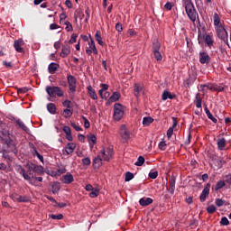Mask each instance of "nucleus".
Masks as SVG:
<instances>
[{
	"mask_svg": "<svg viewBox=\"0 0 231 231\" xmlns=\"http://www.w3.org/2000/svg\"><path fill=\"white\" fill-rule=\"evenodd\" d=\"M100 88H101V91H107V89H109V85L107 84H100Z\"/></svg>",
	"mask_w": 231,
	"mask_h": 231,
	"instance_id": "774afa93",
	"label": "nucleus"
},
{
	"mask_svg": "<svg viewBox=\"0 0 231 231\" xmlns=\"http://www.w3.org/2000/svg\"><path fill=\"white\" fill-rule=\"evenodd\" d=\"M60 65L55 63V62H51L49 66H48V71L49 73H51V75H53V73H55V71H57V69H59Z\"/></svg>",
	"mask_w": 231,
	"mask_h": 231,
	"instance_id": "5701e85b",
	"label": "nucleus"
},
{
	"mask_svg": "<svg viewBox=\"0 0 231 231\" xmlns=\"http://www.w3.org/2000/svg\"><path fill=\"white\" fill-rule=\"evenodd\" d=\"M207 212H208V214H214V212H216V206L211 205V206L208 207Z\"/></svg>",
	"mask_w": 231,
	"mask_h": 231,
	"instance_id": "3c124183",
	"label": "nucleus"
},
{
	"mask_svg": "<svg viewBox=\"0 0 231 231\" xmlns=\"http://www.w3.org/2000/svg\"><path fill=\"white\" fill-rule=\"evenodd\" d=\"M152 50L154 59L158 62L162 61L163 59V57L162 56V52H160V50H162V43H160L158 40L153 41Z\"/></svg>",
	"mask_w": 231,
	"mask_h": 231,
	"instance_id": "7ed1b4c3",
	"label": "nucleus"
},
{
	"mask_svg": "<svg viewBox=\"0 0 231 231\" xmlns=\"http://www.w3.org/2000/svg\"><path fill=\"white\" fill-rule=\"evenodd\" d=\"M170 188H167V190L173 195L174 190H176V177L172 176L169 179Z\"/></svg>",
	"mask_w": 231,
	"mask_h": 231,
	"instance_id": "ddd939ff",
	"label": "nucleus"
},
{
	"mask_svg": "<svg viewBox=\"0 0 231 231\" xmlns=\"http://www.w3.org/2000/svg\"><path fill=\"white\" fill-rule=\"evenodd\" d=\"M77 145L73 143H69L66 146L65 152L66 154H72L73 151H75V148Z\"/></svg>",
	"mask_w": 231,
	"mask_h": 231,
	"instance_id": "393cba45",
	"label": "nucleus"
},
{
	"mask_svg": "<svg viewBox=\"0 0 231 231\" xmlns=\"http://www.w3.org/2000/svg\"><path fill=\"white\" fill-rule=\"evenodd\" d=\"M95 39L100 46H104V42L102 41V36L100 35V31L96 32Z\"/></svg>",
	"mask_w": 231,
	"mask_h": 231,
	"instance_id": "58836bf2",
	"label": "nucleus"
},
{
	"mask_svg": "<svg viewBox=\"0 0 231 231\" xmlns=\"http://www.w3.org/2000/svg\"><path fill=\"white\" fill-rule=\"evenodd\" d=\"M208 194H210V183H207L205 188L203 189L199 199L201 203H205L207 201V197H208Z\"/></svg>",
	"mask_w": 231,
	"mask_h": 231,
	"instance_id": "1a4fd4ad",
	"label": "nucleus"
},
{
	"mask_svg": "<svg viewBox=\"0 0 231 231\" xmlns=\"http://www.w3.org/2000/svg\"><path fill=\"white\" fill-rule=\"evenodd\" d=\"M20 174L23 176V180L28 181L30 185H33V182L32 181V177L26 173V170L24 168H20Z\"/></svg>",
	"mask_w": 231,
	"mask_h": 231,
	"instance_id": "aec40b11",
	"label": "nucleus"
},
{
	"mask_svg": "<svg viewBox=\"0 0 231 231\" xmlns=\"http://www.w3.org/2000/svg\"><path fill=\"white\" fill-rule=\"evenodd\" d=\"M51 219H57V220H60L64 217V216L62 214H59V215H51Z\"/></svg>",
	"mask_w": 231,
	"mask_h": 231,
	"instance_id": "13d9d810",
	"label": "nucleus"
},
{
	"mask_svg": "<svg viewBox=\"0 0 231 231\" xmlns=\"http://www.w3.org/2000/svg\"><path fill=\"white\" fill-rule=\"evenodd\" d=\"M215 205H217V207H223V205H225V200L221 199H216Z\"/></svg>",
	"mask_w": 231,
	"mask_h": 231,
	"instance_id": "603ef678",
	"label": "nucleus"
},
{
	"mask_svg": "<svg viewBox=\"0 0 231 231\" xmlns=\"http://www.w3.org/2000/svg\"><path fill=\"white\" fill-rule=\"evenodd\" d=\"M162 100H168V98L170 100H172V99L176 98V95H172L169 91H164L162 95Z\"/></svg>",
	"mask_w": 231,
	"mask_h": 231,
	"instance_id": "bb28decb",
	"label": "nucleus"
},
{
	"mask_svg": "<svg viewBox=\"0 0 231 231\" xmlns=\"http://www.w3.org/2000/svg\"><path fill=\"white\" fill-rule=\"evenodd\" d=\"M120 97H122L120 92H114L113 95L108 98L106 105L111 106L113 102H118V100H120Z\"/></svg>",
	"mask_w": 231,
	"mask_h": 231,
	"instance_id": "2eb2a0df",
	"label": "nucleus"
},
{
	"mask_svg": "<svg viewBox=\"0 0 231 231\" xmlns=\"http://www.w3.org/2000/svg\"><path fill=\"white\" fill-rule=\"evenodd\" d=\"M62 116H64V118H69L73 116V110L68 108L64 109Z\"/></svg>",
	"mask_w": 231,
	"mask_h": 231,
	"instance_id": "a19ab883",
	"label": "nucleus"
},
{
	"mask_svg": "<svg viewBox=\"0 0 231 231\" xmlns=\"http://www.w3.org/2000/svg\"><path fill=\"white\" fill-rule=\"evenodd\" d=\"M2 64H3V66H5V68H6L7 69H12V68H14V64H12V61L3 60Z\"/></svg>",
	"mask_w": 231,
	"mask_h": 231,
	"instance_id": "a18cd8bd",
	"label": "nucleus"
},
{
	"mask_svg": "<svg viewBox=\"0 0 231 231\" xmlns=\"http://www.w3.org/2000/svg\"><path fill=\"white\" fill-rule=\"evenodd\" d=\"M213 21L214 26H216L217 28H219V26H223V24H221V18L219 17V14H217V13L214 14Z\"/></svg>",
	"mask_w": 231,
	"mask_h": 231,
	"instance_id": "a878e982",
	"label": "nucleus"
},
{
	"mask_svg": "<svg viewBox=\"0 0 231 231\" xmlns=\"http://www.w3.org/2000/svg\"><path fill=\"white\" fill-rule=\"evenodd\" d=\"M47 109L51 115H55L57 113V106H55V104L53 103H49L47 105Z\"/></svg>",
	"mask_w": 231,
	"mask_h": 231,
	"instance_id": "72a5a7b5",
	"label": "nucleus"
},
{
	"mask_svg": "<svg viewBox=\"0 0 231 231\" xmlns=\"http://www.w3.org/2000/svg\"><path fill=\"white\" fill-rule=\"evenodd\" d=\"M116 32H122L124 31V27H122V23H117L116 24Z\"/></svg>",
	"mask_w": 231,
	"mask_h": 231,
	"instance_id": "e2e57ef3",
	"label": "nucleus"
},
{
	"mask_svg": "<svg viewBox=\"0 0 231 231\" xmlns=\"http://www.w3.org/2000/svg\"><path fill=\"white\" fill-rule=\"evenodd\" d=\"M16 91L18 95H24V93H28L29 89L27 87L16 88Z\"/></svg>",
	"mask_w": 231,
	"mask_h": 231,
	"instance_id": "37998d69",
	"label": "nucleus"
},
{
	"mask_svg": "<svg viewBox=\"0 0 231 231\" xmlns=\"http://www.w3.org/2000/svg\"><path fill=\"white\" fill-rule=\"evenodd\" d=\"M166 134H167V137L170 140V138H172V134H174V129L169 128Z\"/></svg>",
	"mask_w": 231,
	"mask_h": 231,
	"instance_id": "680f3d73",
	"label": "nucleus"
},
{
	"mask_svg": "<svg viewBox=\"0 0 231 231\" xmlns=\"http://www.w3.org/2000/svg\"><path fill=\"white\" fill-rule=\"evenodd\" d=\"M102 160H104L100 155L93 159V166L94 167H101L102 166Z\"/></svg>",
	"mask_w": 231,
	"mask_h": 231,
	"instance_id": "f704fd0d",
	"label": "nucleus"
},
{
	"mask_svg": "<svg viewBox=\"0 0 231 231\" xmlns=\"http://www.w3.org/2000/svg\"><path fill=\"white\" fill-rule=\"evenodd\" d=\"M88 93L92 100H98V96L97 95V92H95V89H93V87H91V85L88 87Z\"/></svg>",
	"mask_w": 231,
	"mask_h": 231,
	"instance_id": "4be33fe9",
	"label": "nucleus"
},
{
	"mask_svg": "<svg viewBox=\"0 0 231 231\" xmlns=\"http://www.w3.org/2000/svg\"><path fill=\"white\" fill-rule=\"evenodd\" d=\"M11 198L18 201V203H28L30 201V199H28V197L21 196L17 193L11 195Z\"/></svg>",
	"mask_w": 231,
	"mask_h": 231,
	"instance_id": "f8f14e48",
	"label": "nucleus"
},
{
	"mask_svg": "<svg viewBox=\"0 0 231 231\" xmlns=\"http://www.w3.org/2000/svg\"><path fill=\"white\" fill-rule=\"evenodd\" d=\"M148 176L151 180H156V178H158V171H152Z\"/></svg>",
	"mask_w": 231,
	"mask_h": 231,
	"instance_id": "6e6d98bb",
	"label": "nucleus"
},
{
	"mask_svg": "<svg viewBox=\"0 0 231 231\" xmlns=\"http://www.w3.org/2000/svg\"><path fill=\"white\" fill-rule=\"evenodd\" d=\"M70 125L73 127V129H75V131H82V127L77 125L75 123H71Z\"/></svg>",
	"mask_w": 231,
	"mask_h": 231,
	"instance_id": "338daca9",
	"label": "nucleus"
},
{
	"mask_svg": "<svg viewBox=\"0 0 231 231\" xmlns=\"http://www.w3.org/2000/svg\"><path fill=\"white\" fill-rule=\"evenodd\" d=\"M182 6L185 9L188 19H189L191 23H196V19L199 18V14H198L192 0H182Z\"/></svg>",
	"mask_w": 231,
	"mask_h": 231,
	"instance_id": "f257e3e1",
	"label": "nucleus"
},
{
	"mask_svg": "<svg viewBox=\"0 0 231 231\" xmlns=\"http://www.w3.org/2000/svg\"><path fill=\"white\" fill-rule=\"evenodd\" d=\"M32 171L38 174H44V168L42 166L35 165Z\"/></svg>",
	"mask_w": 231,
	"mask_h": 231,
	"instance_id": "ea45409f",
	"label": "nucleus"
},
{
	"mask_svg": "<svg viewBox=\"0 0 231 231\" xmlns=\"http://www.w3.org/2000/svg\"><path fill=\"white\" fill-rule=\"evenodd\" d=\"M67 80H68L69 91L72 93V95H75V93H77V79L70 74L67 77Z\"/></svg>",
	"mask_w": 231,
	"mask_h": 231,
	"instance_id": "423d86ee",
	"label": "nucleus"
},
{
	"mask_svg": "<svg viewBox=\"0 0 231 231\" xmlns=\"http://www.w3.org/2000/svg\"><path fill=\"white\" fill-rule=\"evenodd\" d=\"M143 163H145V158H143V156H139L134 165H136V167H142Z\"/></svg>",
	"mask_w": 231,
	"mask_h": 231,
	"instance_id": "79ce46f5",
	"label": "nucleus"
},
{
	"mask_svg": "<svg viewBox=\"0 0 231 231\" xmlns=\"http://www.w3.org/2000/svg\"><path fill=\"white\" fill-rule=\"evenodd\" d=\"M81 162H82V165H85V166L91 165V159H89V157L83 158Z\"/></svg>",
	"mask_w": 231,
	"mask_h": 231,
	"instance_id": "09e8293b",
	"label": "nucleus"
},
{
	"mask_svg": "<svg viewBox=\"0 0 231 231\" xmlns=\"http://www.w3.org/2000/svg\"><path fill=\"white\" fill-rule=\"evenodd\" d=\"M46 93L51 97V98L55 97H64V90L60 88V87H46Z\"/></svg>",
	"mask_w": 231,
	"mask_h": 231,
	"instance_id": "f03ea898",
	"label": "nucleus"
},
{
	"mask_svg": "<svg viewBox=\"0 0 231 231\" xmlns=\"http://www.w3.org/2000/svg\"><path fill=\"white\" fill-rule=\"evenodd\" d=\"M143 91V87L140 83H135L134 86V95L136 98H140V93Z\"/></svg>",
	"mask_w": 231,
	"mask_h": 231,
	"instance_id": "f3484780",
	"label": "nucleus"
},
{
	"mask_svg": "<svg viewBox=\"0 0 231 231\" xmlns=\"http://www.w3.org/2000/svg\"><path fill=\"white\" fill-rule=\"evenodd\" d=\"M133 178H134V174L131 173V171H127L125 173V181H131V180H133Z\"/></svg>",
	"mask_w": 231,
	"mask_h": 231,
	"instance_id": "49530a36",
	"label": "nucleus"
},
{
	"mask_svg": "<svg viewBox=\"0 0 231 231\" xmlns=\"http://www.w3.org/2000/svg\"><path fill=\"white\" fill-rule=\"evenodd\" d=\"M204 41L208 48H212V46H214V40L212 39V36L207 34Z\"/></svg>",
	"mask_w": 231,
	"mask_h": 231,
	"instance_id": "4c0bfd02",
	"label": "nucleus"
},
{
	"mask_svg": "<svg viewBox=\"0 0 231 231\" xmlns=\"http://www.w3.org/2000/svg\"><path fill=\"white\" fill-rule=\"evenodd\" d=\"M154 122V119L151 116H146L143 118V125L144 127H149V125H151V124H152Z\"/></svg>",
	"mask_w": 231,
	"mask_h": 231,
	"instance_id": "cd10ccee",
	"label": "nucleus"
},
{
	"mask_svg": "<svg viewBox=\"0 0 231 231\" xmlns=\"http://www.w3.org/2000/svg\"><path fill=\"white\" fill-rule=\"evenodd\" d=\"M113 158V148L108 147L106 149L101 150V159L104 160V162H109Z\"/></svg>",
	"mask_w": 231,
	"mask_h": 231,
	"instance_id": "0eeeda50",
	"label": "nucleus"
},
{
	"mask_svg": "<svg viewBox=\"0 0 231 231\" xmlns=\"http://www.w3.org/2000/svg\"><path fill=\"white\" fill-rule=\"evenodd\" d=\"M63 107H67V109H71V102L69 99H66L63 103Z\"/></svg>",
	"mask_w": 231,
	"mask_h": 231,
	"instance_id": "864d4df0",
	"label": "nucleus"
},
{
	"mask_svg": "<svg viewBox=\"0 0 231 231\" xmlns=\"http://www.w3.org/2000/svg\"><path fill=\"white\" fill-rule=\"evenodd\" d=\"M16 124L20 127V129H22L25 133H28V131H30V129H28V126H26V125H24V123L21 119H17Z\"/></svg>",
	"mask_w": 231,
	"mask_h": 231,
	"instance_id": "473e14b6",
	"label": "nucleus"
},
{
	"mask_svg": "<svg viewBox=\"0 0 231 231\" xmlns=\"http://www.w3.org/2000/svg\"><path fill=\"white\" fill-rule=\"evenodd\" d=\"M79 37L78 34L73 33L71 35V38L69 40L70 44H74V42H77V38Z\"/></svg>",
	"mask_w": 231,
	"mask_h": 231,
	"instance_id": "bf43d9fd",
	"label": "nucleus"
},
{
	"mask_svg": "<svg viewBox=\"0 0 231 231\" xmlns=\"http://www.w3.org/2000/svg\"><path fill=\"white\" fill-rule=\"evenodd\" d=\"M5 143H6L7 147H13L12 152H14V154L17 153V148H15V143H14V141L12 139H7L5 141Z\"/></svg>",
	"mask_w": 231,
	"mask_h": 231,
	"instance_id": "c756f323",
	"label": "nucleus"
},
{
	"mask_svg": "<svg viewBox=\"0 0 231 231\" xmlns=\"http://www.w3.org/2000/svg\"><path fill=\"white\" fill-rule=\"evenodd\" d=\"M65 30L67 32H73V25L69 21L65 22Z\"/></svg>",
	"mask_w": 231,
	"mask_h": 231,
	"instance_id": "de8ad7c7",
	"label": "nucleus"
},
{
	"mask_svg": "<svg viewBox=\"0 0 231 231\" xmlns=\"http://www.w3.org/2000/svg\"><path fill=\"white\" fill-rule=\"evenodd\" d=\"M167 147V143H165V141H162L159 143V149H161V151H165Z\"/></svg>",
	"mask_w": 231,
	"mask_h": 231,
	"instance_id": "052dcab7",
	"label": "nucleus"
},
{
	"mask_svg": "<svg viewBox=\"0 0 231 231\" xmlns=\"http://www.w3.org/2000/svg\"><path fill=\"white\" fill-rule=\"evenodd\" d=\"M99 191L98 189H92L89 196L90 198H98Z\"/></svg>",
	"mask_w": 231,
	"mask_h": 231,
	"instance_id": "5fc2aeb1",
	"label": "nucleus"
},
{
	"mask_svg": "<svg viewBox=\"0 0 231 231\" xmlns=\"http://www.w3.org/2000/svg\"><path fill=\"white\" fill-rule=\"evenodd\" d=\"M205 37H207V35H205L201 32V29L199 28V25L198 26V42H199V44H203V41H205Z\"/></svg>",
	"mask_w": 231,
	"mask_h": 231,
	"instance_id": "c85d7f7f",
	"label": "nucleus"
},
{
	"mask_svg": "<svg viewBox=\"0 0 231 231\" xmlns=\"http://www.w3.org/2000/svg\"><path fill=\"white\" fill-rule=\"evenodd\" d=\"M34 154L37 156L40 162H44V157L41 155V153H39V152L35 148H34Z\"/></svg>",
	"mask_w": 231,
	"mask_h": 231,
	"instance_id": "4d7b16f0",
	"label": "nucleus"
},
{
	"mask_svg": "<svg viewBox=\"0 0 231 231\" xmlns=\"http://www.w3.org/2000/svg\"><path fill=\"white\" fill-rule=\"evenodd\" d=\"M203 102V98H201V94L197 93L195 96L194 104L198 109H201V104Z\"/></svg>",
	"mask_w": 231,
	"mask_h": 231,
	"instance_id": "412c9836",
	"label": "nucleus"
},
{
	"mask_svg": "<svg viewBox=\"0 0 231 231\" xmlns=\"http://www.w3.org/2000/svg\"><path fill=\"white\" fill-rule=\"evenodd\" d=\"M121 138L123 140V143H126V142L129 141V138H131V135L127 130H124V132L121 134Z\"/></svg>",
	"mask_w": 231,
	"mask_h": 231,
	"instance_id": "c9c22d12",
	"label": "nucleus"
},
{
	"mask_svg": "<svg viewBox=\"0 0 231 231\" xmlns=\"http://www.w3.org/2000/svg\"><path fill=\"white\" fill-rule=\"evenodd\" d=\"M61 181L66 185H69L73 183V181H75V179L73 178V175L70 172H67L66 175L62 176Z\"/></svg>",
	"mask_w": 231,
	"mask_h": 231,
	"instance_id": "4468645a",
	"label": "nucleus"
},
{
	"mask_svg": "<svg viewBox=\"0 0 231 231\" xmlns=\"http://www.w3.org/2000/svg\"><path fill=\"white\" fill-rule=\"evenodd\" d=\"M226 186V182H225V180H218L216 185H213L211 188V190H213V192H217V190H221V189H223V187Z\"/></svg>",
	"mask_w": 231,
	"mask_h": 231,
	"instance_id": "dca6fc26",
	"label": "nucleus"
},
{
	"mask_svg": "<svg viewBox=\"0 0 231 231\" xmlns=\"http://www.w3.org/2000/svg\"><path fill=\"white\" fill-rule=\"evenodd\" d=\"M88 140L90 147H93L95 143H97V136H95L93 134L88 135Z\"/></svg>",
	"mask_w": 231,
	"mask_h": 231,
	"instance_id": "2f4dec72",
	"label": "nucleus"
},
{
	"mask_svg": "<svg viewBox=\"0 0 231 231\" xmlns=\"http://www.w3.org/2000/svg\"><path fill=\"white\" fill-rule=\"evenodd\" d=\"M224 181L226 183H227V185H231V173L225 176V180Z\"/></svg>",
	"mask_w": 231,
	"mask_h": 231,
	"instance_id": "0e129e2a",
	"label": "nucleus"
},
{
	"mask_svg": "<svg viewBox=\"0 0 231 231\" xmlns=\"http://www.w3.org/2000/svg\"><path fill=\"white\" fill-rule=\"evenodd\" d=\"M212 89V85H200V91H205V88Z\"/></svg>",
	"mask_w": 231,
	"mask_h": 231,
	"instance_id": "69168bd1",
	"label": "nucleus"
},
{
	"mask_svg": "<svg viewBox=\"0 0 231 231\" xmlns=\"http://www.w3.org/2000/svg\"><path fill=\"white\" fill-rule=\"evenodd\" d=\"M114 120L120 122L124 118V106L120 103H116L114 105Z\"/></svg>",
	"mask_w": 231,
	"mask_h": 231,
	"instance_id": "20e7f679",
	"label": "nucleus"
},
{
	"mask_svg": "<svg viewBox=\"0 0 231 231\" xmlns=\"http://www.w3.org/2000/svg\"><path fill=\"white\" fill-rule=\"evenodd\" d=\"M204 111L209 120L212 121L213 124H217V119L214 117L212 113H210V110H208V107L205 106Z\"/></svg>",
	"mask_w": 231,
	"mask_h": 231,
	"instance_id": "b1692460",
	"label": "nucleus"
},
{
	"mask_svg": "<svg viewBox=\"0 0 231 231\" xmlns=\"http://www.w3.org/2000/svg\"><path fill=\"white\" fill-rule=\"evenodd\" d=\"M217 145L218 151H225V147H226V139L225 138H218L217 140Z\"/></svg>",
	"mask_w": 231,
	"mask_h": 231,
	"instance_id": "a211bd4d",
	"label": "nucleus"
},
{
	"mask_svg": "<svg viewBox=\"0 0 231 231\" xmlns=\"http://www.w3.org/2000/svg\"><path fill=\"white\" fill-rule=\"evenodd\" d=\"M220 225L222 226H228V225H230V221H228V218L226 217H223L220 220Z\"/></svg>",
	"mask_w": 231,
	"mask_h": 231,
	"instance_id": "c03bdc74",
	"label": "nucleus"
},
{
	"mask_svg": "<svg viewBox=\"0 0 231 231\" xmlns=\"http://www.w3.org/2000/svg\"><path fill=\"white\" fill-rule=\"evenodd\" d=\"M199 55L200 64H210V56L208 52L200 51Z\"/></svg>",
	"mask_w": 231,
	"mask_h": 231,
	"instance_id": "9d476101",
	"label": "nucleus"
},
{
	"mask_svg": "<svg viewBox=\"0 0 231 231\" xmlns=\"http://www.w3.org/2000/svg\"><path fill=\"white\" fill-rule=\"evenodd\" d=\"M217 35L218 39L226 44V46H230V43L228 42V32H226V29H225L223 25L217 27Z\"/></svg>",
	"mask_w": 231,
	"mask_h": 231,
	"instance_id": "39448f33",
	"label": "nucleus"
},
{
	"mask_svg": "<svg viewBox=\"0 0 231 231\" xmlns=\"http://www.w3.org/2000/svg\"><path fill=\"white\" fill-rule=\"evenodd\" d=\"M82 119L84 120V127L85 129H89V127H91V124H89V120H88V118H86V116H82Z\"/></svg>",
	"mask_w": 231,
	"mask_h": 231,
	"instance_id": "8fccbe9b",
	"label": "nucleus"
},
{
	"mask_svg": "<svg viewBox=\"0 0 231 231\" xmlns=\"http://www.w3.org/2000/svg\"><path fill=\"white\" fill-rule=\"evenodd\" d=\"M152 199L143 197L140 199L139 204L141 205V207H149V205L152 204Z\"/></svg>",
	"mask_w": 231,
	"mask_h": 231,
	"instance_id": "6ab92c4d",
	"label": "nucleus"
},
{
	"mask_svg": "<svg viewBox=\"0 0 231 231\" xmlns=\"http://www.w3.org/2000/svg\"><path fill=\"white\" fill-rule=\"evenodd\" d=\"M51 189H52V194H58L59 190H60V183L58 181L53 182Z\"/></svg>",
	"mask_w": 231,
	"mask_h": 231,
	"instance_id": "e433bc0d",
	"label": "nucleus"
},
{
	"mask_svg": "<svg viewBox=\"0 0 231 231\" xmlns=\"http://www.w3.org/2000/svg\"><path fill=\"white\" fill-rule=\"evenodd\" d=\"M23 46H24V40L18 39L14 41V48L18 53H24V48H23Z\"/></svg>",
	"mask_w": 231,
	"mask_h": 231,
	"instance_id": "6e6552de",
	"label": "nucleus"
},
{
	"mask_svg": "<svg viewBox=\"0 0 231 231\" xmlns=\"http://www.w3.org/2000/svg\"><path fill=\"white\" fill-rule=\"evenodd\" d=\"M88 46L95 55H98V50H97V46L95 45V41L93 38H91L90 42H88Z\"/></svg>",
	"mask_w": 231,
	"mask_h": 231,
	"instance_id": "7c9ffc66",
	"label": "nucleus"
},
{
	"mask_svg": "<svg viewBox=\"0 0 231 231\" xmlns=\"http://www.w3.org/2000/svg\"><path fill=\"white\" fill-rule=\"evenodd\" d=\"M69 53H71V46H69V44H68V43H65L64 45H62L61 52H60V56L62 59H66V57H68V55H69Z\"/></svg>",
	"mask_w": 231,
	"mask_h": 231,
	"instance_id": "9b49d317",
	"label": "nucleus"
}]
</instances>
